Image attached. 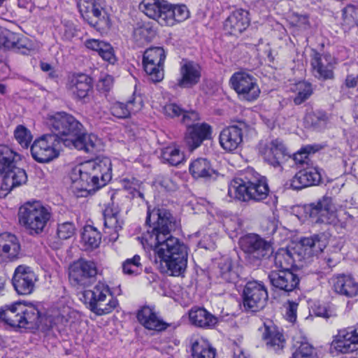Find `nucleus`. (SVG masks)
I'll return each mask as SVG.
<instances>
[{
    "mask_svg": "<svg viewBox=\"0 0 358 358\" xmlns=\"http://www.w3.org/2000/svg\"><path fill=\"white\" fill-rule=\"evenodd\" d=\"M145 224L147 231L138 237L143 248L153 250L160 261L165 263L170 275L183 274L187 264V248L171 234L179 227L176 218L166 208L148 206Z\"/></svg>",
    "mask_w": 358,
    "mask_h": 358,
    "instance_id": "nucleus-1",
    "label": "nucleus"
},
{
    "mask_svg": "<svg viewBox=\"0 0 358 358\" xmlns=\"http://www.w3.org/2000/svg\"><path fill=\"white\" fill-rule=\"evenodd\" d=\"M48 124L66 147L75 148L87 153L94 152L97 137L86 134L83 124L73 115L64 112L57 113L50 117Z\"/></svg>",
    "mask_w": 358,
    "mask_h": 358,
    "instance_id": "nucleus-2",
    "label": "nucleus"
},
{
    "mask_svg": "<svg viewBox=\"0 0 358 358\" xmlns=\"http://www.w3.org/2000/svg\"><path fill=\"white\" fill-rule=\"evenodd\" d=\"M327 244L323 233L302 237L294 247L278 249L274 255V264L276 268L289 269L296 263H308L313 256L322 252Z\"/></svg>",
    "mask_w": 358,
    "mask_h": 358,
    "instance_id": "nucleus-3",
    "label": "nucleus"
},
{
    "mask_svg": "<svg viewBox=\"0 0 358 358\" xmlns=\"http://www.w3.org/2000/svg\"><path fill=\"white\" fill-rule=\"evenodd\" d=\"M268 192L266 178L252 170L248 171L243 177L231 180L228 187L229 197L243 202L263 201Z\"/></svg>",
    "mask_w": 358,
    "mask_h": 358,
    "instance_id": "nucleus-4",
    "label": "nucleus"
},
{
    "mask_svg": "<svg viewBox=\"0 0 358 358\" xmlns=\"http://www.w3.org/2000/svg\"><path fill=\"white\" fill-rule=\"evenodd\" d=\"M139 9L149 18L162 26H173L189 17V12L185 5H173L166 0H143Z\"/></svg>",
    "mask_w": 358,
    "mask_h": 358,
    "instance_id": "nucleus-5",
    "label": "nucleus"
},
{
    "mask_svg": "<svg viewBox=\"0 0 358 358\" xmlns=\"http://www.w3.org/2000/svg\"><path fill=\"white\" fill-rule=\"evenodd\" d=\"M0 320L13 328L37 329L41 313L33 304L16 301L0 308Z\"/></svg>",
    "mask_w": 358,
    "mask_h": 358,
    "instance_id": "nucleus-6",
    "label": "nucleus"
},
{
    "mask_svg": "<svg viewBox=\"0 0 358 358\" xmlns=\"http://www.w3.org/2000/svg\"><path fill=\"white\" fill-rule=\"evenodd\" d=\"M18 155L6 145H0V176H2L1 190L7 192L24 185L27 181L26 171L16 166Z\"/></svg>",
    "mask_w": 358,
    "mask_h": 358,
    "instance_id": "nucleus-7",
    "label": "nucleus"
},
{
    "mask_svg": "<svg viewBox=\"0 0 358 358\" xmlns=\"http://www.w3.org/2000/svg\"><path fill=\"white\" fill-rule=\"evenodd\" d=\"M50 217V209L38 201L26 203L18 212L20 224L29 230L31 235L41 234Z\"/></svg>",
    "mask_w": 358,
    "mask_h": 358,
    "instance_id": "nucleus-8",
    "label": "nucleus"
},
{
    "mask_svg": "<svg viewBox=\"0 0 358 358\" xmlns=\"http://www.w3.org/2000/svg\"><path fill=\"white\" fill-rule=\"evenodd\" d=\"M82 299L88 308L97 315L111 313L118 305L108 285L99 282L92 289L85 290Z\"/></svg>",
    "mask_w": 358,
    "mask_h": 358,
    "instance_id": "nucleus-9",
    "label": "nucleus"
},
{
    "mask_svg": "<svg viewBox=\"0 0 358 358\" xmlns=\"http://www.w3.org/2000/svg\"><path fill=\"white\" fill-rule=\"evenodd\" d=\"M240 244L247 258L254 262L266 259L273 253L271 242L256 234L245 235L241 238Z\"/></svg>",
    "mask_w": 358,
    "mask_h": 358,
    "instance_id": "nucleus-10",
    "label": "nucleus"
},
{
    "mask_svg": "<svg viewBox=\"0 0 358 358\" xmlns=\"http://www.w3.org/2000/svg\"><path fill=\"white\" fill-rule=\"evenodd\" d=\"M78 6L83 19L96 30L105 31L110 28L108 14L97 4L96 0H80Z\"/></svg>",
    "mask_w": 358,
    "mask_h": 358,
    "instance_id": "nucleus-11",
    "label": "nucleus"
},
{
    "mask_svg": "<svg viewBox=\"0 0 358 358\" xmlns=\"http://www.w3.org/2000/svg\"><path fill=\"white\" fill-rule=\"evenodd\" d=\"M61 143L58 135L45 134L34 141L31 146V155L38 162H49L59 156Z\"/></svg>",
    "mask_w": 358,
    "mask_h": 358,
    "instance_id": "nucleus-12",
    "label": "nucleus"
},
{
    "mask_svg": "<svg viewBox=\"0 0 358 358\" xmlns=\"http://www.w3.org/2000/svg\"><path fill=\"white\" fill-rule=\"evenodd\" d=\"M97 272L95 262L80 259L69 267V280L77 288L88 287L96 280Z\"/></svg>",
    "mask_w": 358,
    "mask_h": 358,
    "instance_id": "nucleus-13",
    "label": "nucleus"
},
{
    "mask_svg": "<svg viewBox=\"0 0 358 358\" xmlns=\"http://www.w3.org/2000/svg\"><path fill=\"white\" fill-rule=\"evenodd\" d=\"M268 300L267 289L262 282L249 281L243 292V304L247 311L258 312L262 310Z\"/></svg>",
    "mask_w": 358,
    "mask_h": 358,
    "instance_id": "nucleus-14",
    "label": "nucleus"
},
{
    "mask_svg": "<svg viewBox=\"0 0 358 358\" xmlns=\"http://www.w3.org/2000/svg\"><path fill=\"white\" fill-rule=\"evenodd\" d=\"M230 83L239 99L242 100L253 101L259 96L260 89L257 79L246 72L234 73L230 78Z\"/></svg>",
    "mask_w": 358,
    "mask_h": 358,
    "instance_id": "nucleus-15",
    "label": "nucleus"
},
{
    "mask_svg": "<svg viewBox=\"0 0 358 358\" xmlns=\"http://www.w3.org/2000/svg\"><path fill=\"white\" fill-rule=\"evenodd\" d=\"M165 51L161 47L147 49L143 55V64L145 73L153 83H158L164 78V62Z\"/></svg>",
    "mask_w": 358,
    "mask_h": 358,
    "instance_id": "nucleus-16",
    "label": "nucleus"
},
{
    "mask_svg": "<svg viewBox=\"0 0 358 358\" xmlns=\"http://www.w3.org/2000/svg\"><path fill=\"white\" fill-rule=\"evenodd\" d=\"M336 208L330 196H324L317 203H310L306 208L312 221L315 223L331 224L336 221Z\"/></svg>",
    "mask_w": 358,
    "mask_h": 358,
    "instance_id": "nucleus-17",
    "label": "nucleus"
},
{
    "mask_svg": "<svg viewBox=\"0 0 358 358\" xmlns=\"http://www.w3.org/2000/svg\"><path fill=\"white\" fill-rule=\"evenodd\" d=\"M310 64L313 76L319 80L326 81L334 79V69L336 59L329 53L320 54L313 50Z\"/></svg>",
    "mask_w": 358,
    "mask_h": 358,
    "instance_id": "nucleus-18",
    "label": "nucleus"
},
{
    "mask_svg": "<svg viewBox=\"0 0 358 358\" xmlns=\"http://www.w3.org/2000/svg\"><path fill=\"white\" fill-rule=\"evenodd\" d=\"M250 129V126L243 120L224 128L219 136L221 147L227 152L234 151L243 141V132H248Z\"/></svg>",
    "mask_w": 358,
    "mask_h": 358,
    "instance_id": "nucleus-19",
    "label": "nucleus"
},
{
    "mask_svg": "<svg viewBox=\"0 0 358 358\" xmlns=\"http://www.w3.org/2000/svg\"><path fill=\"white\" fill-rule=\"evenodd\" d=\"M92 171L86 162L76 166L70 175L73 187L75 189L88 192L100 189V185L96 186V176L93 175Z\"/></svg>",
    "mask_w": 358,
    "mask_h": 358,
    "instance_id": "nucleus-20",
    "label": "nucleus"
},
{
    "mask_svg": "<svg viewBox=\"0 0 358 358\" xmlns=\"http://www.w3.org/2000/svg\"><path fill=\"white\" fill-rule=\"evenodd\" d=\"M36 281L37 275L34 271L25 265H20L15 268L12 279L13 285L20 295L31 294Z\"/></svg>",
    "mask_w": 358,
    "mask_h": 358,
    "instance_id": "nucleus-21",
    "label": "nucleus"
},
{
    "mask_svg": "<svg viewBox=\"0 0 358 358\" xmlns=\"http://www.w3.org/2000/svg\"><path fill=\"white\" fill-rule=\"evenodd\" d=\"M332 346L337 352L343 354L358 350V327H350L338 331L332 342Z\"/></svg>",
    "mask_w": 358,
    "mask_h": 358,
    "instance_id": "nucleus-22",
    "label": "nucleus"
},
{
    "mask_svg": "<svg viewBox=\"0 0 358 358\" xmlns=\"http://www.w3.org/2000/svg\"><path fill=\"white\" fill-rule=\"evenodd\" d=\"M201 78V67L199 64L182 60L180 67V78L176 85L180 88H192L200 82Z\"/></svg>",
    "mask_w": 358,
    "mask_h": 358,
    "instance_id": "nucleus-23",
    "label": "nucleus"
},
{
    "mask_svg": "<svg viewBox=\"0 0 358 358\" xmlns=\"http://www.w3.org/2000/svg\"><path fill=\"white\" fill-rule=\"evenodd\" d=\"M268 277L270 283L274 288L285 292L294 291L299 284V276L290 269L272 271Z\"/></svg>",
    "mask_w": 358,
    "mask_h": 358,
    "instance_id": "nucleus-24",
    "label": "nucleus"
},
{
    "mask_svg": "<svg viewBox=\"0 0 358 358\" xmlns=\"http://www.w3.org/2000/svg\"><path fill=\"white\" fill-rule=\"evenodd\" d=\"M66 88L76 99L87 102L92 92V78L84 73L74 74L69 78Z\"/></svg>",
    "mask_w": 358,
    "mask_h": 358,
    "instance_id": "nucleus-25",
    "label": "nucleus"
},
{
    "mask_svg": "<svg viewBox=\"0 0 358 358\" xmlns=\"http://www.w3.org/2000/svg\"><path fill=\"white\" fill-rule=\"evenodd\" d=\"M286 151L285 145L279 139L261 143L259 147V152L264 160L273 167L280 166V161L287 155Z\"/></svg>",
    "mask_w": 358,
    "mask_h": 358,
    "instance_id": "nucleus-26",
    "label": "nucleus"
},
{
    "mask_svg": "<svg viewBox=\"0 0 358 358\" xmlns=\"http://www.w3.org/2000/svg\"><path fill=\"white\" fill-rule=\"evenodd\" d=\"M320 180L321 175L317 168L307 166L297 172L292 179L286 183V185L298 190L317 185Z\"/></svg>",
    "mask_w": 358,
    "mask_h": 358,
    "instance_id": "nucleus-27",
    "label": "nucleus"
},
{
    "mask_svg": "<svg viewBox=\"0 0 358 358\" xmlns=\"http://www.w3.org/2000/svg\"><path fill=\"white\" fill-rule=\"evenodd\" d=\"M211 127L206 123L196 124L189 127L185 134V143L190 150L199 148L202 143L210 138Z\"/></svg>",
    "mask_w": 358,
    "mask_h": 358,
    "instance_id": "nucleus-28",
    "label": "nucleus"
},
{
    "mask_svg": "<svg viewBox=\"0 0 358 358\" xmlns=\"http://www.w3.org/2000/svg\"><path fill=\"white\" fill-rule=\"evenodd\" d=\"M259 330L262 331V340L268 348L275 352H279L284 348L286 343L285 336L272 322L264 323Z\"/></svg>",
    "mask_w": 358,
    "mask_h": 358,
    "instance_id": "nucleus-29",
    "label": "nucleus"
},
{
    "mask_svg": "<svg viewBox=\"0 0 358 358\" xmlns=\"http://www.w3.org/2000/svg\"><path fill=\"white\" fill-rule=\"evenodd\" d=\"M248 11L238 9L233 11L225 20L224 29L230 35L237 36L243 32L250 25Z\"/></svg>",
    "mask_w": 358,
    "mask_h": 358,
    "instance_id": "nucleus-30",
    "label": "nucleus"
},
{
    "mask_svg": "<svg viewBox=\"0 0 358 358\" xmlns=\"http://www.w3.org/2000/svg\"><path fill=\"white\" fill-rule=\"evenodd\" d=\"M21 245L13 234L4 232L0 234V255L8 261L13 262L22 257Z\"/></svg>",
    "mask_w": 358,
    "mask_h": 358,
    "instance_id": "nucleus-31",
    "label": "nucleus"
},
{
    "mask_svg": "<svg viewBox=\"0 0 358 358\" xmlns=\"http://www.w3.org/2000/svg\"><path fill=\"white\" fill-rule=\"evenodd\" d=\"M136 317L139 323L148 330L162 331L169 327V324L160 318L155 309L150 306L142 307L138 311Z\"/></svg>",
    "mask_w": 358,
    "mask_h": 358,
    "instance_id": "nucleus-32",
    "label": "nucleus"
},
{
    "mask_svg": "<svg viewBox=\"0 0 358 358\" xmlns=\"http://www.w3.org/2000/svg\"><path fill=\"white\" fill-rule=\"evenodd\" d=\"M0 46L6 49H17L25 54L31 45L27 38L8 29L0 32Z\"/></svg>",
    "mask_w": 358,
    "mask_h": 358,
    "instance_id": "nucleus-33",
    "label": "nucleus"
},
{
    "mask_svg": "<svg viewBox=\"0 0 358 358\" xmlns=\"http://www.w3.org/2000/svg\"><path fill=\"white\" fill-rule=\"evenodd\" d=\"M91 168L92 173L96 176V186H105L111 179V162L109 159H96L86 162Z\"/></svg>",
    "mask_w": 358,
    "mask_h": 358,
    "instance_id": "nucleus-34",
    "label": "nucleus"
},
{
    "mask_svg": "<svg viewBox=\"0 0 358 358\" xmlns=\"http://www.w3.org/2000/svg\"><path fill=\"white\" fill-rule=\"evenodd\" d=\"M143 107V100L141 96H134L126 103L120 101L115 102L110 107L113 116L118 118H127L131 114L136 113Z\"/></svg>",
    "mask_w": 358,
    "mask_h": 358,
    "instance_id": "nucleus-35",
    "label": "nucleus"
},
{
    "mask_svg": "<svg viewBox=\"0 0 358 358\" xmlns=\"http://www.w3.org/2000/svg\"><path fill=\"white\" fill-rule=\"evenodd\" d=\"M334 290L347 297H353L358 294V284L350 275H338L331 278Z\"/></svg>",
    "mask_w": 358,
    "mask_h": 358,
    "instance_id": "nucleus-36",
    "label": "nucleus"
},
{
    "mask_svg": "<svg viewBox=\"0 0 358 358\" xmlns=\"http://www.w3.org/2000/svg\"><path fill=\"white\" fill-rule=\"evenodd\" d=\"M189 319L192 324L203 329H211L217 323V318L203 308H191Z\"/></svg>",
    "mask_w": 358,
    "mask_h": 358,
    "instance_id": "nucleus-37",
    "label": "nucleus"
},
{
    "mask_svg": "<svg viewBox=\"0 0 358 358\" xmlns=\"http://www.w3.org/2000/svg\"><path fill=\"white\" fill-rule=\"evenodd\" d=\"M189 171L192 177L196 179L209 178L215 173L210 161L206 158L194 159L189 164Z\"/></svg>",
    "mask_w": 358,
    "mask_h": 358,
    "instance_id": "nucleus-38",
    "label": "nucleus"
},
{
    "mask_svg": "<svg viewBox=\"0 0 358 358\" xmlns=\"http://www.w3.org/2000/svg\"><path fill=\"white\" fill-rule=\"evenodd\" d=\"M290 358H315L314 348L306 338L295 336L293 338L292 353Z\"/></svg>",
    "mask_w": 358,
    "mask_h": 358,
    "instance_id": "nucleus-39",
    "label": "nucleus"
},
{
    "mask_svg": "<svg viewBox=\"0 0 358 358\" xmlns=\"http://www.w3.org/2000/svg\"><path fill=\"white\" fill-rule=\"evenodd\" d=\"M104 227L108 230H113L117 234L122 229L124 224L120 218V212L113 208H106L103 212Z\"/></svg>",
    "mask_w": 358,
    "mask_h": 358,
    "instance_id": "nucleus-40",
    "label": "nucleus"
},
{
    "mask_svg": "<svg viewBox=\"0 0 358 358\" xmlns=\"http://www.w3.org/2000/svg\"><path fill=\"white\" fill-rule=\"evenodd\" d=\"M192 356L193 358H215V351L204 340H196L192 343Z\"/></svg>",
    "mask_w": 358,
    "mask_h": 358,
    "instance_id": "nucleus-41",
    "label": "nucleus"
},
{
    "mask_svg": "<svg viewBox=\"0 0 358 358\" xmlns=\"http://www.w3.org/2000/svg\"><path fill=\"white\" fill-rule=\"evenodd\" d=\"M220 277L227 282L235 283L238 273L233 266L231 259H225L219 264Z\"/></svg>",
    "mask_w": 358,
    "mask_h": 358,
    "instance_id": "nucleus-42",
    "label": "nucleus"
},
{
    "mask_svg": "<svg viewBox=\"0 0 358 358\" xmlns=\"http://www.w3.org/2000/svg\"><path fill=\"white\" fill-rule=\"evenodd\" d=\"M82 242L87 247V249L96 248L101 243V234L93 227L87 226L82 233Z\"/></svg>",
    "mask_w": 358,
    "mask_h": 358,
    "instance_id": "nucleus-43",
    "label": "nucleus"
},
{
    "mask_svg": "<svg viewBox=\"0 0 358 358\" xmlns=\"http://www.w3.org/2000/svg\"><path fill=\"white\" fill-rule=\"evenodd\" d=\"M296 92L294 103L300 105L310 97L313 93V88L310 83L299 82L296 85Z\"/></svg>",
    "mask_w": 358,
    "mask_h": 358,
    "instance_id": "nucleus-44",
    "label": "nucleus"
},
{
    "mask_svg": "<svg viewBox=\"0 0 358 358\" xmlns=\"http://www.w3.org/2000/svg\"><path fill=\"white\" fill-rule=\"evenodd\" d=\"M162 158L171 166H178L184 160V155L178 148L167 147L162 150Z\"/></svg>",
    "mask_w": 358,
    "mask_h": 358,
    "instance_id": "nucleus-45",
    "label": "nucleus"
},
{
    "mask_svg": "<svg viewBox=\"0 0 358 358\" xmlns=\"http://www.w3.org/2000/svg\"><path fill=\"white\" fill-rule=\"evenodd\" d=\"M143 266L141 262V257L135 255L131 258L127 259L122 263V271L127 275H138L141 273Z\"/></svg>",
    "mask_w": 358,
    "mask_h": 358,
    "instance_id": "nucleus-46",
    "label": "nucleus"
},
{
    "mask_svg": "<svg viewBox=\"0 0 358 358\" xmlns=\"http://www.w3.org/2000/svg\"><path fill=\"white\" fill-rule=\"evenodd\" d=\"M322 147L320 144L307 145L301 148V150L294 154V160L301 164H308V156L320 150Z\"/></svg>",
    "mask_w": 358,
    "mask_h": 358,
    "instance_id": "nucleus-47",
    "label": "nucleus"
},
{
    "mask_svg": "<svg viewBox=\"0 0 358 358\" xmlns=\"http://www.w3.org/2000/svg\"><path fill=\"white\" fill-rule=\"evenodd\" d=\"M327 114L321 110L308 113L305 116L306 123L313 128L324 126L327 121Z\"/></svg>",
    "mask_w": 358,
    "mask_h": 358,
    "instance_id": "nucleus-48",
    "label": "nucleus"
},
{
    "mask_svg": "<svg viewBox=\"0 0 358 358\" xmlns=\"http://www.w3.org/2000/svg\"><path fill=\"white\" fill-rule=\"evenodd\" d=\"M17 141L24 148H27L32 141L30 131L23 125H18L14 132Z\"/></svg>",
    "mask_w": 358,
    "mask_h": 358,
    "instance_id": "nucleus-49",
    "label": "nucleus"
},
{
    "mask_svg": "<svg viewBox=\"0 0 358 358\" xmlns=\"http://www.w3.org/2000/svg\"><path fill=\"white\" fill-rule=\"evenodd\" d=\"M76 231V227L72 222H64L58 224L57 234L59 238L66 240L71 238Z\"/></svg>",
    "mask_w": 358,
    "mask_h": 358,
    "instance_id": "nucleus-50",
    "label": "nucleus"
},
{
    "mask_svg": "<svg viewBox=\"0 0 358 358\" xmlns=\"http://www.w3.org/2000/svg\"><path fill=\"white\" fill-rule=\"evenodd\" d=\"M182 116V122L186 125L187 129L196 124L195 122L200 119L199 115L194 110H183Z\"/></svg>",
    "mask_w": 358,
    "mask_h": 358,
    "instance_id": "nucleus-51",
    "label": "nucleus"
},
{
    "mask_svg": "<svg viewBox=\"0 0 358 358\" xmlns=\"http://www.w3.org/2000/svg\"><path fill=\"white\" fill-rule=\"evenodd\" d=\"M99 55L103 58V59L108 62L110 64H114L116 62L114 50L111 45L108 43H106L103 48L101 49Z\"/></svg>",
    "mask_w": 358,
    "mask_h": 358,
    "instance_id": "nucleus-52",
    "label": "nucleus"
},
{
    "mask_svg": "<svg viewBox=\"0 0 358 358\" xmlns=\"http://www.w3.org/2000/svg\"><path fill=\"white\" fill-rule=\"evenodd\" d=\"M163 110L166 116L175 117L182 115L184 110L176 103H169L164 106Z\"/></svg>",
    "mask_w": 358,
    "mask_h": 358,
    "instance_id": "nucleus-53",
    "label": "nucleus"
},
{
    "mask_svg": "<svg viewBox=\"0 0 358 358\" xmlns=\"http://www.w3.org/2000/svg\"><path fill=\"white\" fill-rule=\"evenodd\" d=\"M160 185L167 191H175L178 187V183L169 176L163 177L160 181Z\"/></svg>",
    "mask_w": 358,
    "mask_h": 358,
    "instance_id": "nucleus-54",
    "label": "nucleus"
},
{
    "mask_svg": "<svg viewBox=\"0 0 358 358\" xmlns=\"http://www.w3.org/2000/svg\"><path fill=\"white\" fill-rule=\"evenodd\" d=\"M106 43L97 39H89L85 41V46L90 50L98 52L99 54L101 49L103 48Z\"/></svg>",
    "mask_w": 358,
    "mask_h": 358,
    "instance_id": "nucleus-55",
    "label": "nucleus"
},
{
    "mask_svg": "<svg viewBox=\"0 0 358 358\" xmlns=\"http://www.w3.org/2000/svg\"><path fill=\"white\" fill-rule=\"evenodd\" d=\"M77 35V29L73 24L66 23L64 25L63 36L66 40L70 41Z\"/></svg>",
    "mask_w": 358,
    "mask_h": 358,
    "instance_id": "nucleus-56",
    "label": "nucleus"
},
{
    "mask_svg": "<svg viewBox=\"0 0 358 358\" xmlns=\"http://www.w3.org/2000/svg\"><path fill=\"white\" fill-rule=\"evenodd\" d=\"M113 79L110 76H105L103 78H101L99 82V87L101 90L108 92L110 90L113 85Z\"/></svg>",
    "mask_w": 358,
    "mask_h": 358,
    "instance_id": "nucleus-57",
    "label": "nucleus"
},
{
    "mask_svg": "<svg viewBox=\"0 0 358 358\" xmlns=\"http://www.w3.org/2000/svg\"><path fill=\"white\" fill-rule=\"evenodd\" d=\"M296 308H297L296 303H289V306L287 309L286 315H287V320L291 322H293L296 320Z\"/></svg>",
    "mask_w": 358,
    "mask_h": 358,
    "instance_id": "nucleus-58",
    "label": "nucleus"
},
{
    "mask_svg": "<svg viewBox=\"0 0 358 358\" xmlns=\"http://www.w3.org/2000/svg\"><path fill=\"white\" fill-rule=\"evenodd\" d=\"M40 67L43 71L49 73L50 78H55L57 77L55 71L50 64L41 62L40 64Z\"/></svg>",
    "mask_w": 358,
    "mask_h": 358,
    "instance_id": "nucleus-59",
    "label": "nucleus"
},
{
    "mask_svg": "<svg viewBox=\"0 0 358 358\" xmlns=\"http://www.w3.org/2000/svg\"><path fill=\"white\" fill-rule=\"evenodd\" d=\"M322 264L324 265V269H325L327 267L328 268H331L336 266V261H335L331 257H325L324 259H322Z\"/></svg>",
    "mask_w": 358,
    "mask_h": 358,
    "instance_id": "nucleus-60",
    "label": "nucleus"
},
{
    "mask_svg": "<svg viewBox=\"0 0 358 358\" xmlns=\"http://www.w3.org/2000/svg\"><path fill=\"white\" fill-rule=\"evenodd\" d=\"M69 317L68 315H59L55 318V323H60L63 326H66L69 322Z\"/></svg>",
    "mask_w": 358,
    "mask_h": 358,
    "instance_id": "nucleus-61",
    "label": "nucleus"
},
{
    "mask_svg": "<svg viewBox=\"0 0 358 358\" xmlns=\"http://www.w3.org/2000/svg\"><path fill=\"white\" fill-rule=\"evenodd\" d=\"M125 187L128 189H131V194H132V197H139L141 199L144 198L143 194L140 190L136 189V188L132 189L131 187L125 186Z\"/></svg>",
    "mask_w": 358,
    "mask_h": 358,
    "instance_id": "nucleus-62",
    "label": "nucleus"
},
{
    "mask_svg": "<svg viewBox=\"0 0 358 358\" xmlns=\"http://www.w3.org/2000/svg\"><path fill=\"white\" fill-rule=\"evenodd\" d=\"M327 313L326 315V318L327 319H329V318H331V317H335L337 316L336 310L334 308H331V307H328L327 308Z\"/></svg>",
    "mask_w": 358,
    "mask_h": 358,
    "instance_id": "nucleus-63",
    "label": "nucleus"
},
{
    "mask_svg": "<svg viewBox=\"0 0 358 358\" xmlns=\"http://www.w3.org/2000/svg\"><path fill=\"white\" fill-rule=\"evenodd\" d=\"M327 307H320L318 308L317 312V315L318 316H320V317L326 318V315L327 314Z\"/></svg>",
    "mask_w": 358,
    "mask_h": 358,
    "instance_id": "nucleus-64",
    "label": "nucleus"
}]
</instances>
